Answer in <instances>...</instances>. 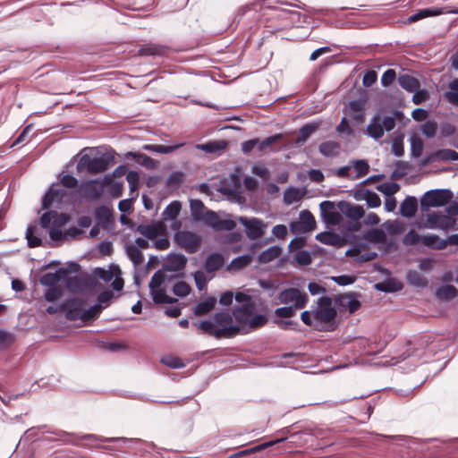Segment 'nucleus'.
I'll return each instance as SVG.
<instances>
[{"label": "nucleus", "instance_id": "obj_1", "mask_svg": "<svg viewBox=\"0 0 458 458\" xmlns=\"http://www.w3.org/2000/svg\"><path fill=\"white\" fill-rule=\"evenodd\" d=\"M213 318L214 321L202 320L196 324L197 328L216 339L232 338L242 334V327L239 325H233V313L216 312Z\"/></svg>", "mask_w": 458, "mask_h": 458}, {"label": "nucleus", "instance_id": "obj_2", "mask_svg": "<svg viewBox=\"0 0 458 458\" xmlns=\"http://www.w3.org/2000/svg\"><path fill=\"white\" fill-rule=\"evenodd\" d=\"M190 208L195 221H201L216 231H232L236 227V223L233 220L220 219L217 214L208 210L200 199H191Z\"/></svg>", "mask_w": 458, "mask_h": 458}, {"label": "nucleus", "instance_id": "obj_3", "mask_svg": "<svg viewBox=\"0 0 458 458\" xmlns=\"http://www.w3.org/2000/svg\"><path fill=\"white\" fill-rule=\"evenodd\" d=\"M255 308V303H245L233 309V316L240 324L242 333H243L245 327L249 329H256L263 327L267 322L265 315L254 314Z\"/></svg>", "mask_w": 458, "mask_h": 458}, {"label": "nucleus", "instance_id": "obj_4", "mask_svg": "<svg viewBox=\"0 0 458 458\" xmlns=\"http://www.w3.org/2000/svg\"><path fill=\"white\" fill-rule=\"evenodd\" d=\"M453 197V192L447 189L428 191L420 199L421 211L428 212L430 208L443 207L448 204Z\"/></svg>", "mask_w": 458, "mask_h": 458}, {"label": "nucleus", "instance_id": "obj_5", "mask_svg": "<svg viewBox=\"0 0 458 458\" xmlns=\"http://www.w3.org/2000/svg\"><path fill=\"white\" fill-rule=\"evenodd\" d=\"M278 301L282 304H292V307L301 310L303 309L309 301L306 293L301 292L298 288H286L278 294Z\"/></svg>", "mask_w": 458, "mask_h": 458}, {"label": "nucleus", "instance_id": "obj_6", "mask_svg": "<svg viewBox=\"0 0 458 458\" xmlns=\"http://www.w3.org/2000/svg\"><path fill=\"white\" fill-rule=\"evenodd\" d=\"M336 317V310L332 306V300L328 296H323L318 301V307L313 310V319L316 322L327 324Z\"/></svg>", "mask_w": 458, "mask_h": 458}, {"label": "nucleus", "instance_id": "obj_7", "mask_svg": "<svg viewBox=\"0 0 458 458\" xmlns=\"http://www.w3.org/2000/svg\"><path fill=\"white\" fill-rule=\"evenodd\" d=\"M174 241L181 248L184 249L188 253L193 254L198 251L201 245L200 237L190 231H180L174 235Z\"/></svg>", "mask_w": 458, "mask_h": 458}, {"label": "nucleus", "instance_id": "obj_8", "mask_svg": "<svg viewBox=\"0 0 458 458\" xmlns=\"http://www.w3.org/2000/svg\"><path fill=\"white\" fill-rule=\"evenodd\" d=\"M454 13L458 14V7H452L450 5H445L443 7H430L418 10L414 14L411 15L408 18V21L410 23L416 22L420 20H422L430 16H438L441 14Z\"/></svg>", "mask_w": 458, "mask_h": 458}, {"label": "nucleus", "instance_id": "obj_9", "mask_svg": "<svg viewBox=\"0 0 458 458\" xmlns=\"http://www.w3.org/2000/svg\"><path fill=\"white\" fill-rule=\"evenodd\" d=\"M239 221L245 227L246 234L250 240H257L265 233L267 224L259 218L242 216Z\"/></svg>", "mask_w": 458, "mask_h": 458}, {"label": "nucleus", "instance_id": "obj_10", "mask_svg": "<svg viewBox=\"0 0 458 458\" xmlns=\"http://www.w3.org/2000/svg\"><path fill=\"white\" fill-rule=\"evenodd\" d=\"M104 192V184L98 180H89L79 186V193L86 199H98Z\"/></svg>", "mask_w": 458, "mask_h": 458}, {"label": "nucleus", "instance_id": "obj_11", "mask_svg": "<svg viewBox=\"0 0 458 458\" xmlns=\"http://www.w3.org/2000/svg\"><path fill=\"white\" fill-rule=\"evenodd\" d=\"M86 301L79 298H72L61 304L63 312H65L69 320L82 319L83 306Z\"/></svg>", "mask_w": 458, "mask_h": 458}, {"label": "nucleus", "instance_id": "obj_12", "mask_svg": "<svg viewBox=\"0 0 458 458\" xmlns=\"http://www.w3.org/2000/svg\"><path fill=\"white\" fill-rule=\"evenodd\" d=\"M290 227L293 233H309L316 228V220L311 212L303 210L300 214V220L292 222Z\"/></svg>", "mask_w": 458, "mask_h": 458}, {"label": "nucleus", "instance_id": "obj_13", "mask_svg": "<svg viewBox=\"0 0 458 458\" xmlns=\"http://www.w3.org/2000/svg\"><path fill=\"white\" fill-rule=\"evenodd\" d=\"M455 219L440 212H433L428 216L426 227L431 229L448 230L454 226Z\"/></svg>", "mask_w": 458, "mask_h": 458}, {"label": "nucleus", "instance_id": "obj_14", "mask_svg": "<svg viewBox=\"0 0 458 458\" xmlns=\"http://www.w3.org/2000/svg\"><path fill=\"white\" fill-rule=\"evenodd\" d=\"M69 216L56 211H47L40 217V225L43 228L52 225L54 228H60L67 224Z\"/></svg>", "mask_w": 458, "mask_h": 458}, {"label": "nucleus", "instance_id": "obj_15", "mask_svg": "<svg viewBox=\"0 0 458 458\" xmlns=\"http://www.w3.org/2000/svg\"><path fill=\"white\" fill-rule=\"evenodd\" d=\"M136 231L147 239L154 240L166 233V226L163 221H158L152 225L140 224L137 226Z\"/></svg>", "mask_w": 458, "mask_h": 458}, {"label": "nucleus", "instance_id": "obj_16", "mask_svg": "<svg viewBox=\"0 0 458 458\" xmlns=\"http://www.w3.org/2000/svg\"><path fill=\"white\" fill-rule=\"evenodd\" d=\"M115 163L114 154L104 153L100 157H91L90 174H96L106 172L111 165Z\"/></svg>", "mask_w": 458, "mask_h": 458}, {"label": "nucleus", "instance_id": "obj_17", "mask_svg": "<svg viewBox=\"0 0 458 458\" xmlns=\"http://www.w3.org/2000/svg\"><path fill=\"white\" fill-rule=\"evenodd\" d=\"M181 209V202L174 200L172 201L162 213L163 220H174L172 225V228L174 230L179 229L182 225L181 222L176 220L177 216L180 214Z\"/></svg>", "mask_w": 458, "mask_h": 458}, {"label": "nucleus", "instance_id": "obj_18", "mask_svg": "<svg viewBox=\"0 0 458 458\" xmlns=\"http://www.w3.org/2000/svg\"><path fill=\"white\" fill-rule=\"evenodd\" d=\"M66 194L64 189L57 185H52L43 198V208H49L55 201H62Z\"/></svg>", "mask_w": 458, "mask_h": 458}, {"label": "nucleus", "instance_id": "obj_19", "mask_svg": "<svg viewBox=\"0 0 458 458\" xmlns=\"http://www.w3.org/2000/svg\"><path fill=\"white\" fill-rule=\"evenodd\" d=\"M339 209L341 212L348 218L353 221H359L361 217L364 216L365 211L363 208L360 205H354L350 202H340Z\"/></svg>", "mask_w": 458, "mask_h": 458}, {"label": "nucleus", "instance_id": "obj_20", "mask_svg": "<svg viewBox=\"0 0 458 458\" xmlns=\"http://www.w3.org/2000/svg\"><path fill=\"white\" fill-rule=\"evenodd\" d=\"M187 264V258L182 254H170L167 256L165 263L164 269L165 271L177 272L185 268Z\"/></svg>", "mask_w": 458, "mask_h": 458}, {"label": "nucleus", "instance_id": "obj_21", "mask_svg": "<svg viewBox=\"0 0 458 458\" xmlns=\"http://www.w3.org/2000/svg\"><path fill=\"white\" fill-rule=\"evenodd\" d=\"M321 125V121L312 122L303 125L299 131L296 143H304L314 132H316L320 128Z\"/></svg>", "mask_w": 458, "mask_h": 458}, {"label": "nucleus", "instance_id": "obj_22", "mask_svg": "<svg viewBox=\"0 0 458 458\" xmlns=\"http://www.w3.org/2000/svg\"><path fill=\"white\" fill-rule=\"evenodd\" d=\"M421 242L426 247L437 250H445L448 246L446 240H443L438 235L431 233L422 236Z\"/></svg>", "mask_w": 458, "mask_h": 458}, {"label": "nucleus", "instance_id": "obj_23", "mask_svg": "<svg viewBox=\"0 0 458 458\" xmlns=\"http://www.w3.org/2000/svg\"><path fill=\"white\" fill-rule=\"evenodd\" d=\"M418 209V201L415 197H406L400 206V214L404 217H412Z\"/></svg>", "mask_w": 458, "mask_h": 458}, {"label": "nucleus", "instance_id": "obj_24", "mask_svg": "<svg viewBox=\"0 0 458 458\" xmlns=\"http://www.w3.org/2000/svg\"><path fill=\"white\" fill-rule=\"evenodd\" d=\"M398 83L408 92L416 91L420 88V81L408 73L400 74L398 77Z\"/></svg>", "mask_w": 458, "mask_h": 458}, {"label": "nucleus", "instance_id": "obj_25", "mask_svg": "<svg viewBox=\"0 0 458 458\" xmlns=\"http://www.w3.org/2000/svg\"><path fill=\"white\" fill-rule=\"evenodd\" d=\"M65 268H60L55 273H47L40 278V283L48 287L56 286V284L68 274Z\"/></svg>", "mask_w": 458, "mask_h": 458}, {"label": "nucleus", "instance_id": "obj_26", "mask_svg": "<svg viewBox=\"0 0 458 458\" xmlns=\"http://www.w3.org/2000/svg\"><path fill=\"white\" fill-rule=\"evenodd\" d=\"M224 264L225 259L222 254L212 253L207 258L204 267L208 273H212L220 269Z\"/></svg>", "mask_w": 458, "mask_h": 458}, {"label": "nucleus", "instance_id": "obj_27", "mask_svg": "<svg viewBox=\"0 0 458 458\" xmlns=\"http://www.w3.org/2000/svg\"><path fill=\"white\" fill-rule=\"evenodd\" d=\"M367 133L375 140H378L383 137L384 130L380 115H376L372 118L371 123L367 127Z\"/></svg>", "mask_w": 458, "mask_h": 458}, {"label": "nucleus", "instance_id": "obj_28", "mask_svg": "<svg viewBox=\"0 0 458 458\" xmlns=\"http://www.w3.org/2000/svg\"><path fill=\"white\" fill-rule=\"evenodd\" d=\"M281 254L282 249L279 246H272L262 251L259 255L258 260L259 263L267 264L279 258Z\"/></svg>", "mask_w": 458, "mask_h": 458}, {"label": "nucleus", "instance_id": "obj_29", "mask_svg": "<svg viewBox=\"0 0 458 458\" xmlns=\"http://www.w3.org/2000/svg\"><path fill=\"white\" fill-rule=\"evenodd\" d=\"M341 146L338 142L328 140L322 142L319 147V152L325 157H335L339 154Z\"/></svg>", "mask_w": 458, "mask_h": 458}, {"label": "nucleus", "instance_id": "obj_30", "mask_svg": "<svg viewBox=\"0 0 458 458\" xmlns=\"http://www.w3.org/2000/svg\"><path fill=\"white\" fill-rule=\"evenodd\" d=\"M166 52V47L157 44H146L140 47V55H163Z\"/></svg>", "mask_w": 458, "mask_h": 458}, {"label": "nucleus", "instance_id": "obj_31", "mask_svg": "<svg viewBox=\"0 0 458 458\" xmlns=\"http://www.w3.org/2000/svg\"><path fill=\"white\" fill-rule=\"evenodd\" d=\"M183 145H184V143H179V144L171 145V146L145 144L142 147V148L144 150L157 152V153H160V154H169V153H172V152L175 151L176 149L180 148Z\"/></svg>", "mask_w": 458, "mask_h": 458}, {"label": "nucleus", "instance_id": "obj_32", "mask_svg": "<svg viewBox=\"0 0 458 458\" xmlns=\"http://www.w3.org/2000/svg\"><path fill=\"white\" fill-rule=\"evenodd\" d=\"M126 157L135 159L139 164L148 169H154L157 166V162L146 154L130 151L126 154Z\"/></svg>", "mask_w": 458, "mask_h": 458}, {"label": "nucleus", "instance_id": "obj_33", "mask_svg": "<svg viewBox=\"0 0 458 458\" xmlns=\"http://www.w3.org/2000/svg\"><path fill=\"white\" fill-rule=\"evenodd\" d=\"M216 300L214 297H209L207 300L199 302L194 308V314L196 316H203L210 312L216 305Z\"/></svg>", "mask_w": 458, "mask_h": 458}, {"label": "nucleus", "instance_id": "obj_34", "mask_svg": "<svg viewBox=\"0 0 458 458\" xmlns=\"http://www.w3.org/2000/svg\"><path fill=\"white\" fill-rule=\"evenodd\" d=\"M95 216L100 225L106 226L112 221V210L106 206L98 207L95 210Z\"/></svg>", "mask_w": 458, "mask_h": 458}, {"label": "nucleus", "instance_id": "obj_35", "mask_svg": "<svg viewBox=\"0 0 458 458\" xmlns=\"http://www.w3.org/2000/svg\"><path fill=\"white\" fill-rule=\"evenodd\" d=\"M436 295L445 301H451L458 295V290L452 284H446L437 288Z\"/></svg>", "mask_w": 458, "mask_h": 458}, {"label": "nucleus", "instance_id": "obj_36", "mask_svg": "<svg viewBox=\"0 0 458 458\" xmlns=\"http://www.w3.org/2000/svg\"><path fill=\"white\" fill-rule=\"evenodd\" d=\"M284 440H285V437H282V438H278V439H276V440H273V441L263 443V444L256 445V446H254L252 448L238 452L237 454H233V457H241V456L247 455V454H254V453L265 450L266 448H267L269 446H272V445H276L277 443L283 442Z\"/></svg>", "mask_w": 458, "mask_h": 458}, {"label": "nucleus", "instance_id": "obj_37", "mask_svg": "<svg viewBox=\"0 0 458 458\" xmlns=\"http://www.w3.org/2000/svg\"><path fill=\"white\" fill-rule=\"evenodd\" d=\"M356 199H365L369 208H378L381 205V199L379 196L372 191L366 190L363 192V196L360 197L359 193L354 195Z\"/></svg>", "mask_w": 458, "mask_h": 458}, {"label": "nucleus", "instance_id": "obj_38", "mask_svg": "<svg viewBox=\"0 0 458 458\" xmlns=\"http://www.w3.org/2000/svg\"><path fill=\"white\" fill-rule=\"evenodd\" d=\"M364 239L375 243H385L386 242V234L382 229L373 228L366 232Z\"/></svg>", "mask_w": 458, "mask_h": 458}, {"label": "nucleus", "instance_id": "obj_39", "mask_svg": "<svg viewBox=\"0 0 458 458\" xmlns=\"http://www.w3.org/2000/svg\"><path fill=\"white\" fill-rule=\"evenodd\" d=\"M303 197V193L294 187L287 188L284 192V202L286 205H292L300 201Z\"/></svg>", "mask_w": 458, "mask_h": 458}, {"label": "nucleus", "instance_id": "obj_40", "mask_svg": "<svg viewBox=\"0 0 458 458\" xmlns=\"http://www.w3.org/2000/svg\"><path fill=\"white\" fill-rule=\"evenodd\" d=\"M449 89L445 98L450 104L458 106V78L450 82Z\"/></svg>", "mask_w": 458, "mask_h": 458}, {"label": "nucleus", "instance_id": "obj_41", "mask_svg": "<svg viewBox=\"0 0 458 458\" xmlns=\"http://www.w3.org/2000/svg\"><path fill=\"white\" fill-rule=\"evenodd\" d=\"M152 299L156 303H174L177 300L166 295L165 291L163 289L150 290Z\"/></svg>", "mask_w": 458, "mask_h": 458}, {"label": "nucleus", "instance_id": "obj_42", "mask_svg": "<svg viewBox=\"0 0 458 458\" xmlns=\"http://www.w3.org/2000/svg\"><path fill=\"white\" fill-rule=\"evenodd\" d=\"M86 286V282L80 276H71L66 279V287L72 293H79Z\"/></svg>", "mask_w": 458, "mask_h": 458}, {"label": "nucleus", "instance_id": "obj_43", "mask_svg": "<svg viewBox=\"0 0 458 458\" xmlns=\"http://www.w3.org/2000/svg\"><path fill=\"white\" fill-rule=\"evenodd\" d=\"M126 253L134 265H140L144 260L142 252L134 245H128Z\"/></svg>", "mask_w": 458, "mask_h": 458}, {"label": "nucleus", "instance_id": "obj_44", "mask_svg": "<svg viewBox=\"0 0 458 458\" xmlns=\"http://www.w3.org/2000/svg\"><path fill=\"white\" fill-rule=\"evenodd\" d=\"M435 157L438 160L443 161H457L458 160V152L450 149V148H443L439 149L435 153Z\"/></svg>", "mask_w": 458, "mask_h": 458}, {"label": "nucleus", "instance_id": "obj_45", "mask_svg": "<svg viewBox=\"0 0 458 458\" xmlns=\"http://www.w3.org/2000/svg\"><path fill=\"white\" fill-rule=\"evenodd\" d=\"M37 228L34 225L28 226L26 230V239L28 241V245L30 248L39 247L42 244V241L39 237L35 235Z\"/></svg>", "mask_w": 458, "mask_h": 458}, {"label": "nucleus", "instance_id": "obj_46", "mask_svg": "<svg viewBox=\"0 0 458 458\" xmlns=\"http://www.w3.org/2000/svg\"><path fill=\"white\" fill-rule=\"evenodd\" d=\"M352 166H353L357 173L356 178L365 176L369 171V165L368 161L363 159L352 160Z\"/></svg>", "mask_w": 458, "mask_h": 458}, {"label": "nucleus", "instance_id": "obj_47", "mask_svg": "<svg viewBox=\"0 0 458 458\" xmlns=\"http://www.w3.org/2000/svg\"><path fill=\"white\" fill-rule=\"evenodd\" d=\"M377 190L390 197L399 191L400 185L396 182H385L377 185Z\"/></svg>", "mask_w": 458, "mask_h": 458}, {"label": "nucleus", "instance_id": "obj_48", "mask_svg": "<svg viewBox=\"0 0 458 458\" xmlns=\"http://www.w3.org/2000/svg\"><path fill=\"white\" fill-rule=\"evenodd\" d=\"M252 261L250 255H242L233 259L230 264V267L233 269H242L249 266Z\"/></svg>", "mask_w": 458, "mask_h": 458}, {"label": "nucleus", "instance_id": "obj_49", "mask_svg": "<svg viewBox=\"0 0 458 458\" xmlns=\"http://www.w3.org/2000/svg\"><path fill=\"white\" fill-rule=\"evenodd\" d=\"M317 240L324 244L335 245L339 240L336 233L331 232L320 233L316 236Z\"/></svg>", "mask_w": 458, "mask_h": 458}, {"label": "nucleus", "instance_id": "obj_50", "mask_svg": "<svg viewBox=\"0 0 458 458\" xmlns=\"http://www.w3.org/2000/svg\"><path fill=\"white\" fill-rule=\"evenodd\" d=\"M161 362L171 369H181L185 367V363L181 358L172 355L162 358Z\"/></svg>", "mask_w": 458, "mask_h": 458}, {"label": "nucleus", "instance_id": "obj_51", "mask_svg": "<svg viewBox=\"0 0 458 458\" xmlns=\"http://www.w3.org/2000/svg\"><path fill=\"white\" fill-rule=\"evenodd\" d=\"M226 145H227L226 142L222 140V141H209L205 144L199 145L198 147L199 148H201L202 150H205L206 152L213 153L217 150L225 148Z\"/></svg>", "mask_w": 458, "mask_h": 458}, {"label": "nucleus", "instance_id": "obj_52", "mask_svg": "<svg viewBox=\"0 0 458 458\" xmlns=\"http://www.w3.org/2000/svg\"><path fill=\"white\" fill-rule=\"evenodd\" d=\"M421 236L414 230L411 229L403 238V243L406 246H415L421 242Z\"/></svg>", "mask_w": 458, "mask_h": 458}, {"label": "nucleus", "instance_id": "obj_53", "mask_svg": "<svg viewBox=\"0 0 458 458\" xmlns=\"http://www.w3.org/2000/svg\"><path fill=\"white\" fill-rule=\"evenodd\" d=\"M407 279L411 284L416 286L425 287L428 281L417 271H410L407 275Z\"/></svg>", "mask_w": 458, "mask_h": 458}, {"label": "nucleus", "instance_id": "obj_54", "mask_svg": "<svg viewBox=\"0 0 458 458\" xmlns=\"http://www.w3.org/2000/svg\"><path fill=\"white\" fill-rule=\"evenodd\" d=\"M173 292L179 297H185L191 292V286L184 281H180L174 284Z\"/></svg>", "mask_w": 458, "mask_h": 458}, {"label": "nucleus", "instance_id": "obj_55", "mask_svg": "<svg viewBox=\"0 0 458 458\" xmlns=\"http://www.w3.org/2000/svg\"><path fill=\"white\" fill-rule=\"evenodd\" d=\"M282 139V134H276V135H273V136H270V137H267L266 138L265 140H259V143H258V149L259 151H265L267 150L268 148H271V146L280 140Z\"/></svg>", "mask_w": 458, "mask_h": 458}, {"label": "nucleus", "instance_id": "obj_56", "mask_svg": "<svg viewBox=\"0 0 458 458\" xmlns=\"http://www.w3.org/2000/svg\"><path fill=\"white\" fill-rule=\"evenodd\" d=\"M437 124L434 121H427L421 126V132L428 138H432L437 134Z\"/></svg>", "mask_w": 458, "mask_h": 458}, {"label": "nucleus", "instance_id": "obj_57", "mask_svg": "<svg viewBox=\"0 0 458 458\" xmlns=\"http://www.w3.org/2000/svg\"><path fill=\"white\" fill-rule=\"evenodd\" d=\"M101 310H102V306L100 304L93 305L88 310L83 309L81 320L87 321L91 318H94L95 317L98 316V314L101 312Z\"/></svg>", "mask_w": 458, "mask_h": 458}, {"label": "nucleus", "instance_id": "obj_58", "mask_svg": "<svg viewBox=\"0 0 458 458\" xmlns=\"http://www.w3.org/2000/svg\"><path fill=\"white\" fill-rule=\"evenodd\" d=\"M297 310L292 306L281 307L275 310V315L279 318H288L293 317Z\"/></svg>", "mask_w": 458, "mask_h": 458}, {"label": "nucleus", "instance_id": "obj_59", "mask_svg": "<svg viewBox=\"0 0 458 458\" xmlns=\"http://www.w3.org/2000/svg\"><path fill=\"white\" fill-rule=\"evenodd\" d=\"M62 295V289L58 286L49 287L45 292V299L47 301H55Z\"/></svg>", "mask_w": 458, "mask_h": 458}, {"label": "nucleus", "instance_id": "obj_60", "mask_svg": "<svg viewBox=\"0 0 458 458\" xmlns=\"http://www.w3.org/2000/svg\"><path fill=\"white\" fill-rule=\"evenodd\" d=\"M165 275L161 271H157L149 282V289H158L165 283Z\"/></svg>", "mask_w": 458, "mask_h": 458}, {"label": "nucleus", "instance_id": "obj_61", "mask_svg": "<svg viewBox=\"0 0 458 458\" xmlns=\"http://www.w3.org/2000/svg\"><path fill=\"white\" fill-rule=\"evenodd\" d=\"M61 184L67 189H74L79 187V181L72 175L64 174L61 177Z\"/></svg>", "mask_w": 458, "mask_h": 458}, {"label": "nucleus", "instance_id": "obj_62", "mask_svg": "<svg viewBox=\"0 0 458 458\" xmlns=\"http://www.w3.org/2000/svg\"><path fill=\"white\" fill-rule=\"evenodd\" d=\"M386 229L390 234H401L404 231V224L394 220L387 224Z\"/></svg>", "mask_w": 458, "mask_h": 458}, {"label": "nucleus", "instance_id": "obj_63", "mask_svg": "<svg viewBox=\"0 0 458 458\" xmlns=\"http://www.w3.org/2000/svg\"><path fill=\"white\" fill-rule=\"evenodd\" d=\"M296 262L301 266H309L311 261L310 253L307 250H301L295 255Z\"/></svg>", "mask_w": 458, "mask_h": 458}, {"label": "nucleus", "instance_id": "obj_64", "mask_svg": "<svg viewBox=\"0 0 458 458\" xmlns=\"http://www.w3.org/2000/svg\"><path fill=\"white\" fill-rule=\"evenodd\" d=\"M396 73L394 69H387L381 77V83L385 87L390 86L395 80Z\"/></svg>", "mask_w": 458, "mask_h": 458}]
</instances>
